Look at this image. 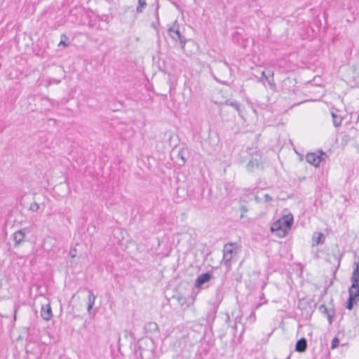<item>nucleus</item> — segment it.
Listing matches in <instances>:
<instances>
[{"mask_svg":"<svg viewBox=\"0 0 359 359\" xmlns=\"http://www.w3.org/2000/svg\"><path fill=\"white\" fill-rule=\"evenodd\" d=\"M293 224V217L291 215L283 216L282 218L278 219L273 223L271 226V231L273 233H276L277 236L280 238L285 237L288 231L290 230Z\"/></svg>","mask_w":359,"mask_h":359,"instance_id":"f257e3e1","label":"nucleus"},{"mask_svg":"<svg viewBox=\"0 0 359 359\" xmlns=\"http://www.w3.org/2000/svg\"><path fill=\"white\" fill-rule=\"evenodd\" d=\"M237 248L236 243H227L224 245L223 250V259L222 262L226 267L231 265V261L234 255L236 254V249Z\"/></svg>","mask_w":359,"mask_h":359,"instance_id":"f03ea898","label":"nucleus"},{"mask_svg":"<svg viewBox=\"0 0 359 359\" xmlns=\"http://www.w3.org/2000/svg\"><path fill=\"white\" fill-rule=\"evenodd\" d=\"M170 36L175 41H179L182 49L184 48L187 43V39L184 35H182L178 29V25L177 20L175 21L172 27L168 29Z\"/></svg>","mask_w":359,"mask_h":359,"instance_id":"7ed1b4c3","label":"nucleus"},{"mask_svg":"<svg viewBox=\"0 0 359 359\" xmlns=\"http://www.w3.org/2000/svg\"><path fill=\"white\" fill-rule=\"evenodd\" d=\"M313 305L314 303L313 301H310L304 298H301L299 299L298 303V308L302 311V313L309 314L313 313Z\"/></svg>","mask_w":359,"mask_h":359,"instance_id":"20e7f679","label":"nucleus"},{"mask_svg":"<svg viewBox=\"0 0 359 359\" xmlns=\"http://www.w3.org/2000/svg\"><path fill=\"white\" fill-rule=\"evenodd\" d=\"M323 155H325V154L323 153H321L320 155H317L315 153H309L306 155V160L309 163L316 167L321 162Z\"/></svg>","mask_w":359,"mask_h":359,"instance_id":"39448f33","label":"nucleus"},{"mask_svg":"<svg viewBox=\"0 0 359 359\" xmlns=\"http://www.w3.org/2000/svg\"><path fill=\"white\" fill-rule=\"evenodd\" d=\"M28 232L29 231L27 229H22L15 232L13 235V238L15 242V245H18L21 244L24 241L25 237Z\"/></svg>","mask_w":359,"mask_h":359,"instance_id":"423d86ee","label":"nucleus"},{"mask_svg":"<svg viewBox=\"0 0 359 359\" xmlns=\"http://www.w3.org/2000/svg\"><path fill=\"white\" fill-rule=\"evenodd\" d=\"M242 317L243 316H236L234 318V320H235V323L234 324H231V318H230V316H226V318L225 319V321L226 323H228L229 325V326H231L232 328L235 329V330H238L239 329V327L240 328H241V330H244V327H243V325L241 322V320H242Z\"/></svg>","mask_w":359,"mask_h":359,"instance_id":"0eeeda50","label":"nucleus"},{"mask_svg":"<svg viewBox=\"0 0 359 359\" xmlns=\"http://www.w3.org/2000/svg\"><path fill=\"white\" fill-rule=\"evenodd\" d=\"M211 278V274L209 273H204L203 274H201L195 282V286L196 287H201L202 285L208 282Z\"/></svg>","mask_w":359,"mask_h":359,"instance_id":"6e6552de","label":"nucleus"},{"mask_svg":"<svg viewBox=\"0 0 359 359\" xmlns=\"http://www.w3.org/2000/svg\"><path fill=\"white\" fill-rule=\"evenodd\" d=\"M56 241L55 238L47 236L44 238L43 242V248L46 251H50L52 248L55 245Z\"/></svg>","mask_w":359,"mask_h":359,"instance_id":"1a4fd4ad","label":"nucleus"},{"mask_svg":"<svg viewBox=\"0 0 359 359\" xmlns=\"http://www.w3.org/2000/svg\"><path fill=\"white\" fill-rule=\"evenodd\" d=\"M348 294L351 299L358 300L359 298V284H351L348 290Z\"/></svg>","mask_w":359,"mask_h":359,"instance_id":"9d476101","label":"nucleus"},{"mask_svg":"<svg viewBox=\"0 0 359 359\" xmlns=\"http://www.w3.org/2000/svg\"><path fill=\"white\" fill-rule=\"evenodd\" d=\"M154 353L152 351L149 349L140 348L139 358L140 359H153Z\"/></svg>","mask_w":359,"mask_h":359,"instance_id":"9b49d317","label":"nucleus"},{"mask_svg":"<svg viewBox=\"0 0 359 359\" xmlns=\"http://www.w3.org/2000/svg\"><path fill=\"white\" fill-rule=\"evenodd\" d=\"M175 298L183 311H185L187 308L189 307L190 303L187 302L186 298L182 295L179 294L175 296Z\"/></svg>","mask_w":359,"mask_h":359,"instance_id":"f8f14e48","label":"nucleus"},{"mask_svg":"<svg viewBox=\"0 0 359 359\" xmlns=\"http://www.w3.org/2000/svg\"><path fill=\"white\" fill-rule=\"evenodd\" d=\"M307 347V342L304 338H302L297 341L295 350L298 352H304Z\"/></svg>","mask_w":359,"mask_h":359,"instance_id":"ddd939ff","label":"nucleus"},{"mask_svg":"<svg viewBox=\"0 0 359 359\" xmlns=\"http://www.w3.org/2000/svg\"><path fill=\"white\" fill-rule=\"evenodd\" d=\"M353 283L359 284V266L356 263L351 276V284Z\"/></svg>","mask_w":359,"mask_h":359,"instance_id":"4468645a","label":"nucleus"},{"mask_svg":"<svg viewBox=\"0 0 359 359\" xmlns=\"http://www.w3.org/2000/svg\"><path fill=\"white\" fill-rule=\"evenodd\" d=\"M331 115H332V121H333L334 126L336 127V128L339 127L341 126V121L343 120V118L341 116L337 115L334 111H332Z\"/></svg>","mask_w":359,"mask_h":359,"instance_id":"2eb2a0df","label":"nucleus"},{"mask_svg":"<svg viewBox=\"0 0 359 359\" xmlns=\"http://www.w3.org/2000/svg\"><path fill=\"white\" fill-rule=\"evenodd\" d=\"M225 104L233 107L238 112L239 116H242L240 104L237 101L226 100Z\"/></svg>","mask_w":359,"mask_h":359,"instance_id":"dca6fc26","label":"nucleus"},{"mask_svg":"<svg viewBox=\"0 0 359 359\" xmlns=\"http://www.w3.org/2000/svg\"><path fill=\"white\" fill-rule=\"evenodd\" d=\"M41 314H51V307L49 303L43 304H40Z\"/></svg>","mask_w":359,"mask_h":359,"instance_id":"f3484780","label":"nucleus"},{"mask_svg":"<svg viewBox=\"0 0 359 359\" xmlns=\"http://www.w3.org/2000/svg\"><path fill=\"white\" fill-rule=\"evenodd\" d=\"M258 166H259V161L257 159L250 160L246 165L247 169L250 171H252L254 170V168H258Z\"/></svg>","mask_w":359,"mask_h":359,"instance_id":"a211bd4d","label":"nucleus"},{"mask_svg":"<svg viewBox=\"0 0 359 359\" xmlns=\"http://www.w3.org/2000/svg\"><path fill=\"white\" fill-rule=\"evenodd\" d=\"M158 325L156 323L150 322L145 326V329L147 332H154L158 330Z\"/></svg>","mask_w":359,"mask_h":359,"instance_id":"6ab92c4d","label":"nucleus"},{"mask_svg":"<svg viewBox=\"0 0 359 359\" xmlns=\"http://www.w3.org/2000/svg\"><path fill=\"white\" fill-rule=\"evenodd\" d=\"M147 6V2L146 0H138V5L136 8V12L137 13H142L144 11V9Z\"/></svg>","mask_w":359,"mask_h":359,"instance_id":"aec40b11","label":"nucleus"},{"mask_svg":"<svg viewBox=\"0 0 359 359\" xmlns=\"http://www.w3.org/2000/svg\"><path fill=\"white\" fill-rule=\"evenodd\" d=\"M95 300V296L94 295L93 292L90 290L88 292V311L90 310V309L94 305Z\"/></svg>","mask_w":359,"mask_h":359,"instance_id":"412c9836","label":"nucleus"},{"mask_svg":"<svg viewBox=\"0 0 359 359\" xmlns=\"http://www.w3.org/2000/svg\"><path fill=\"white\" fill-rule=\"evenodd\" d=\"M319 311L323 314H331V313H334V311L332 308H327L325 305L321 304L319 308Z\"/></svg>","mask_w":359,"mask_h":359,"instance_id":"4be33fe9","label":"nucleus"},{"mask_svg":"<svg viewBox=\"0 0 359 359\" xmlns=\"http://www.w3.org/2000/svg\"><path fill=\"white\" fill-rule=\"evenodd\" d=\"M40 208L39 204L34 202L30 205L29 210L33 212H37Z\"/></svg>","mask_w":359,"mask_h":359,"instance_id":"5701e85b","label":"nucleus"},{"mask_svg":"<svg viewBox=\"0 0 359 359\" xmlns=\"http://www.w3.org/2000/svg\"><path fill=\"white\" fill-rule=\"evenodd\" d=\"M339 344V340L337 337H334L331 343V348L334 349L336 348Z\"/></svg>","mask_w":359,"mask_h":359,"instance_id":"b1692460","label":"nucleus"},{"mask_svg":"<svg viewBox=\"0 0 359 359\" xmlns=\"http://www.w3.org/2000/svg\"><path fill=\"white\" fill-rule=\"evenodd\" d=\"M358 300L356 299H351L350 297H348L346 308L348 309H351L353 307V303H355Z\"/></svg>","mask_w":359,"mask_h":359,"instance_id":"393cba45","label":"nucleus"},{"mask_svg":"<svg viewBox=\"0 0 359 359\" xmlns=\"http://www.w3.org/2000/svg\"><path fill=\"white\" fill-rule=\"evenodd\" d=\"M219 68L221 69H224L225 70H228L229 69V66H228L227 63H226V62L219 63Z\"/></svg>","mask_w":359,"mask_h":359,"instance_id":"a878e982","label":"nucleus"},{"mask_svg":"<svg viewBox=\"0 0 359 359\" xmlns=\"http://www.w3.org/2000/svg\"><path fill=\"white\" fill-rule=\"evenodd\" d=\"M264 198L265 199V201L266 202H269V201H272V198L271 196H270L269 194H266L264 196Z\"/></svg>","mask_w":359,"mask_h":359,"instance_id":"bb28decb","label":"nucleus"},{"mask_svg":"<svg viewBox=\"0 0 359 359\" xmlns=\"http://www.w3.org/2000/svg\"><path fill=\"white\" fill-rule=\"evenodd\" d=\"M182 154H183V151H182V150H180V151H179V152H178V156L181 157L182 161V163H185V159H184V158L183 157Z\"/></svg>","mask_w":359,"mask_h":359,"instance_id":"cd10ccee","label":"nucleus"},{"mask_svg":"<svg viewBox=\"0 0 359 359\" xmlns=\"http://www.w3.org/2000/svg\"><path fill=\"white\" fill-rule=\"evenodd\" d=\"M323 237V235L322 233H319L318 234V239H317V243L319 244V243H322V238Z\"/></svg>","mask_w":359,"mask_h":359,"instance_id":"c85d7f7f","label":"nucleus"},{"mask_svg":"<svg viewBox=\"0 0 359 359\" xmlns=\"http://www.w3.org/2000/svg\"><path fill=\"white\" fill-rule=\"evenodd\" d=\"M60 45H63L65 46H69V43H67L65 41H60V42L59 43V46Z\"/></svg>","mask_w":359,"mask_h":359,"instance_id":"c756f323","label":"nucleus"},{"mask_svg":"<svg viewBox=\"0 0 359 359\" xmlns=\"http://www.w3.org/2000/svg\"><path fill=\"white\" fill-rule=\"evenodd\" d=\"M69 253H70L72 257H76V250L75 249L73 250H70Z\"/></svg>","mask_w":359,"mask_h":359,"instance_id":"7c9ffc66","label":"nucleus"},{"mask_svg":"<svg viewBox=\"0 0 359 359\" xmlns=\"http://www.w3.org/2000/svg\"><path fill=\"white\" fill-rule=\"evenodd\" d=\"M247 318L249 319L250 323H252V322L255 320V316H249Z\"/></svg>","mask_w":359,"mask_h":359,"instance_id":"2f4dec72","label":"nucleus"},{"mask_svg":"<svg viewBox=\"0 0 359 359\" xmlns=\"http://www.w3.org/2000/svg\"><path fill=\"white\" fill-rule=\"evenodd\" d=\"M43 316V320H46V321L50 320V317H51V316Z\"/></svg>","mask_w":359,"mask_h":359,"instance_id":"473e14b6","label":"nucleus"},{"mask_svg":"<svg viewBox=\"0 0 359 359\" xmlns=\"http://www.w3.org/2000/svg\"><path fill=\"white\" fill-rule=\"evenodd\" d=\"M241 209L243 212H245L248 211V209H247L246 206H244V205L241 206Z\"/></svg>","mask_w":359,"mask_h":359,"instance_id":"72a5a7b5","label":"nucleus"},{"mask_svg":"<svg viewBox=\"0 0 359 359\" xmlns=\"http://www.w3.org/2000/svg\"><path fill=\"white\" fill-rule=\"evenodd\" d=\"M333 316H330V315H328V316H327V318H328V320H329V323H332V317H333Z\"/></svg>","mask_w":359,"mask_h":359,"instance_id":"f704fd0d","label":"nucleus"},{"mask_svg":"<svg viewBox=\"0 0 359 359\" xmlns=\"http://www.w3.org/2000/svg\"><path fill=\"white\" fill-rule=\"evenodd\" d=\"M262 76L263 77L266 78V80H268V77L266 76V74H265V72H262Z\"/></svg>","mask_w":359,"mask_h":359,"instance_id":"c9c22d12","label":"nucleus"},{"mask_svg":"<svg viewBox=\"0 0 359 359\" xmlns=\"http://www.w3.org/2000/svg\"><path fill=\"white\" fill-rule=\"evenodd\" d=\"M255 201H256L257 203H259L260 199H259V198L258 196H255Z\"/></svg>","mask_w":359,"mask_h":359,"instance_id":"e433bc0d","label":"nucleus"},{"mask_svg":"<svg viewBox=\"0 0 359 359\" xmlns=\"http://www.w3.org/2000/svg\"><path fill=\"white\" fill-rule=\"evenodd\" d=\"M13 316H14V320H16V315H14Z\"/></svg>","mask_w":359,"mask_h":359,"instance_id":"4c0bfd02","label":"nucleus"}]
</instances>
